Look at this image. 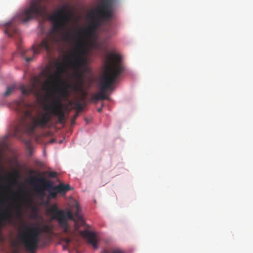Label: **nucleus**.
<instances>
[{"label": "nucleus", "instance_id": "obj_2", "mask_svg": "<svg viewBox=\"0 0 253 253\" xmlns=\"http://www.w3.org/2000/svg\"><path fill=\"white\" fill-rule=\"evenodd\" d=\"M27 107L28 104L23 98L14 103V109L24 116L19 125L14 127L12 133L14 137H19L25 133L33 134L37 127L44 128L51 120V117L45 113L33 116L31 110L26 109Z\"/></svg>", "mask_w": 253, "mask_h": 253}, {"label": "nucleus", "instance_id": "obj_30", "mask_svg": "<svg viewBox=\"0 0 253 253\" xmlns=\"http://www.w3.org/2000/svg\"><path fill=\"white\" fill-rule=\"evenodd\" d=\"M74 104H75V101H70L69 102V105H71V106H72V105H74Z\"/></svg>", "mask_w": 253, "mask_h": 253}, {"label": "nucleus", "instance_id": "obj_3", "mask_svg": "<svg viewBox=\"0 0 253 253\" xmlns=\"http://www.w3.org/2000/svg\"><path fill=\"white\" fill-rule=\"evenodd\" d=\"M124 70L121 56L114 52L108 54L105 63V70L100 79V91L97 93L100 100L108 99L106 91L112 89L113 85Z\"/></svg>", "mask_w": 253, "mask_h": 253}, {"label": "nucleus", "instance_id": "obj_24", "mask_svg": "<svg viewBox=\"0 0 253 253\" xmlns=\"http://www.w3.org/2000/svg\"><path fill=\"white\" fill-rule=\"evenodd\" d=\"M48 175L49 177L56 178L57 176V174L55 171H51L49 173Z\"/></svg>", "mask_w": 253, "mask_h": 253}, {"label": "nucleus", "instance_id": "obj_7", "mask_svg": "<svg viewBox=\"0 0 253 253\" xmlns=\"http://www.w3.org/2000/svg\"><path fill=\"white\" fill-rule=\"evenodd\" d=\"M52 23L51 33L59 34L65 29L70 20V14L66 10L65 6L55 10L48 18Z\"/></svg>", "mask_w": 253, "mask_h": 253}, {"label": "nucleus", "instance_id": "obj_26", "mask_svg": "<svg viewBox=\"0 0 253 253\" xmlns=\"http://www.w3.org/2000/svg\"><path fill=\"white\" fill-rule=\"evenodd\" d=\"M16 212H17V217H19L20 216L19 205L18 204L16 205Z\"/></svg>", "mask_w": 253, "mask_h": 253}, {"label": "nucleus", "instance_id": "obj_35", "mask_svg": "<svg viewBox=\"0 0 253 253\" xmlns=\"http://www.w3.org/2000/svg\"><path fill=\"white\" fill-rule=\"evenodd\" d=\"M1 167V164L0 163V167Z\"/></svg>", "mask_w": 253, "mask_h": 253}, {"label": "nucleus", "instance_id": "obj_23", "mask_svg": "<svg viewBox=\"0 0 253 253\" xmlns=\"http://www.w3.org/2000/svg\"><path fill=\"white\" fill-rule=\"evenodd\" d=\"M79 113L78 112H76L73 117L71 120V124L73 125L75 123V121L77 117L79 116Z\"/></svg>", "mask_w": 253, "mask_h": 253}, {"label": "nucleus", "instance_id": "obj_5", "mask_svg": "<svg viewBox=\"0 0 253 253\" xmlns=\"http://www.w3.org/2000/svg\"><path fill=\"white\" fill-rule=\"evenodd\" d=\"M31 184L39 183L41 186L35 185L34 190L41 197H43L45 195V190L48 192V198L55 199L57 194L64 195L66 192L71 189L69 184L64 185L60 183L57 185L53 186L52 183L46 180L44 178H38L33 176L31 178Z\"/></svg>", "mask_w": 253, "mask_h": 253}, {"label": "nucleus", "instance_id": "obj_13", "mask_svg": "<svg viewBox=\"0 0 253 253\" xmlns=\"http://www.w3.org/2000/svg\"><path fill=\"white\" fill-rule=\"evenodd\" d=\"M79 234L87 239L88 243L92 246L93 249H97L98 248V242L93 232L85 230L80 231Z\"/></svg>", "mask_w": 253, "mask_h": 253}, {"label": "nucleus", "instance_id": "obj_27", "mask_svg": "<svg viewBox=\"0 0 253 253\" xmlns=\"http://www.w3.org/2000/svg\"><path fill=\"white\" fill-rule=\"evenodd\" d=\"M2 160H3V152L1 150H0V163L1 164Z\"/></svg>", "mask_w": 253, "mask_h": 253}, {"label": "nucleus", "instance_id": "obj_18", "mask_svg": "<svg viewBox=\"0 0 253 253\" xmlns=\"http://www.w3.org/2000/svg\"><path fill=\"white\" fill-rule=\"evenodd\" d=\"M16 85L14 84L8 86L6 88L5 92L4 93V95L5 96H7L9 95L12 92V91L16 89Z\"/></svg>", "mask_w": 253, "mask_h": 253}, {"label": "nucleus", "instance_id": "obj_25", "mask_svg": "<svg viewBox=\"0 0 253 253\" xmlns=\"http://www.w3.org/2000/svg\"><path fill=\"white\" fill-rule=\"evenodd\" d=\"M63 241L67 245L69 244L71 242V239L70 238H66L63 240Z\"/></svg>", "mask_w": 253, "mask_h": 253}, {"label": "nucleus", "instance_id": "obj_1", "mask_svg": "<svg viewBox=\"0 0 253 253\" xmlns=\"http://www.w3.org/2000/svg\"><path fill=\"white\" fill-rule=\"evenodd\" d=\"M115 0H101L96 9V13L91 17V22L88 27L81 28L79 31L71 34V30L62 35L61 40L71 43L77 41L76 48L72 52L71 56L81 55L82 57L85 53V40H91L95 38L99 28L107 33L106 39H109L111 25L110 21L114 16V4Z\"/></svg>", "mask_w": 253, "mask_h": 253}, {"label": "nucleus", "instance_id": "obj_31", "mask_svg": "<svg viewBox=\"0 0 253 253\" xmlns=\"http://www.w3.org/2000/svg\"><path fill=\"white\" fill-rule=\"evenodd\" d=\"M35 173H36V171L32 169V170H30V174H34Z\"/></svg>", "mask_w": 253, "mask_h": 253}, {"label": "nucleus", "instance_id": "obj_21", "mask_svg": "<svg viewBox=\"0 0 253 253\" xmlns=\"http://www.w3.org/2000/svg\"><path fill=\"white\" fill-rule=\"evenodd\" d=\"M43 232L49 233L52 230V227L50 225L43 224L42 226Z\"/></svg>", "mask_w": 253, "mask_h": 253}, {"label": "nucleus", "instance_id": "obj_12", "mask_svg": "<svg viewBox=\"0 0 253 253\" xmlns=\"http://www.w3.org/2000/svg\"><path fill=\"white\" fill-rule=\"evenodd\" d=\"M62 104L59 98H55L52 101L51 105H47L45 106V109L49 111V112L56 116L60 124L64 122L65 113L62 109Z\"/></svg>", "mask_w": 253, "mask_h": 253}, {"label": "nucleus", "instance_id": "obj_4", "mask_svg": "<svg viewBox=\"0 0 253 253\" xmlns=\"http://www.w3.org/2000/svg\"><path fill=\"white\" fill-rule=\"evenodd\" d=\"M71 56L73 60L71 59L69 56L66 57V60L68 61V63L74 71V76L77 79L78 83L71 86L67 83H63L62 84L65 87L60 88V96L62 97H67L69 95V93L67 89L70 87H71L76 92L82 91L83 89V80L82 75L80 71L83 68H86L87 59L84 57H82L81 55Z\"/></svg>", "mask_w": 253, "mask_h": 253}, {"label": "nucleus", "instance_id": "obj_15", "mask_svg": "<svg viewBox=\"0 0 253 253\" xmlns=\"http://www.w3.org/2000/svg\"><path fill=\"white\" fill-rule=\"evenodd\" d=\"M34 85H29L26 86L25 85H22L20 86V90L23 95H28L31 93H33L34 92Z\"/></svg>", "mask_w": 253, "mask_h": 253}, {"label": "nucleus", "instance_id": "obj_8", "mask_svg": "<svg viewBox=\"0 0 253 253\" xmlns=\"http://www.w3.org/2000/svg\"><path fill=\"white\" fill-rule=\"evenodd\" d=\"M55 66L56 68V71L50 74L43 84V89L48 92H54L59 85L64 83L62 76L67 70L66 66L57 61L55 63Z\"/></svg>", "mask_w": 253, "mask_h": 253}, {"label": "nucleus", "instance_id": "obj_29", "mask_svg": "<svg viewBox=\"0 0 253 253\" xmlns=\"http://www.w3.org/2000/svg\"><path fill=\"white\" fill-rule=\"evenodd\" d=\"M100 253H111V250H107L106 249L103 250Z\"/></svg>", "mask_w": 253, "mask_h": 253}, {"label": "nucleus", "instance_id": "obj_6", "mask_svg": "<svg viewBox=\"0 0 253 253\" xmlns=\"http://www.w3.org/2000/svg\"><path fill=\"white\" fill-rule=\"evenodd\" d=\"M48 0H32L28 8L18 13L16 17L21 22H25L31 19L43 16L46 12Z\"/></svg>", "mask_w": 253, "mask_h": 253}, {"label": "nucleus", "instance_id": "obj_17", "mask_svg": "<svg viewBox=\"0 0 253 253\" xmlns=\"http://www.w3.org/2000/svg\"><path fill=\"white\" fill-rule=\"evenodd\" d=\"M73 109H75L76 112L80 113L84 109V105L78 100L75 101V104L73 106Z\"/></svg>", "mask_w": 253, "mask_h": 253}, {"label": "nucleus", "instance_id": "obj_22", "mask_svg": "<svg viewBox=\"0 0 253 253\" xmlns=\"http://www.w3.org/2000/svg\"><path fill=\"white\" fill-rule=\"evenodd\" d=\"M111 253H125V252L119 249H111Z\"/></svg>", "mask_w": 253, "mask_h": 253}, {"label": "nucleus", "instance_id": "obj_10", "mask_svg": "<svg viewBox=\"0 0 253 253\" xmlns=\"http://www.w3.org/2000/svg\"><path fill=\"white\" fill-rule=\"evenodd\" d=\"M50 212L53 218L58 221V225L63 229V232L65 234L69 233L70 226L68 220L74 219L72 212L68 210L65 211L59 210L56 207H52Z\"/></svg>", "mask_w": 253, "mask_h": 253}, {"label": "nucleus", "instance_id": "obj_14", "mask_svg": "<svg viewBox=\"0 0 253 253\" xmlns=\"http://www.w3.org/2000/svg\"><path fill=\"white\" fill-rule=\"evenodd\" d=\"M13 219V214L9 208H6L3 211L0 212V224L4 223H11Z\"/></svg>", "mask_w": 253, "mask_h": 253}, {"label": "nucleus", "instance_id": "obj_28", "mask_svg": "<svg viewBox=\"0 0 253 253\" xmlns=\"http://www.w3.org/2000/svg\"><path fill=\"white\" fill-rule=\"evenodd\" d=\"M93 99L95 100H96V101L100 100L99 97V96H97V93L95 94H94L93 95Z\"/></svg>", "mask_w": 253, "mask_h": 253}, {"label": "nucleus", "instance_id": "obj_33", "mask_svg": "<svg viewBox=\"0 0 253 253\" xmlns=\"http://www.w3.org/2000/svg\"><path fill=\"white\" fill-rule=\"evenodd\" d=\"M27 148H28L29 150H31V146H30V145H29V144H28Z\"/></svg>", "mask_w": 253, "mask_h": 253}, {"label": "nucleus", "instance_id": "obj_11", "mask_svg": "<svg viewBox=\"0 0 253 253\" xmlns=\"http://www.w3.org/2000/svg\"><path fill=\"white\" fill-rule=\"evenodd\" d=\"M43 232L41 227H30L26 226L24 233L20 236V240L26 241V244L29 249L35 248L40 242V235Z\"/></svg>", "mask_w": 253, "mask_h": 253}, {"label": "nucleus", "instance_id": "obj_19", "mask_svg": "<svg viewBox=\"0 0 253 253\" xmlns=\"http://www.w3.org/2000/svg\"><path fill=\"white\" fill-rule=\"evenodd\" d=\"M89 45L91 48L96 49H100L101 47V44L98 42L96 40L90 41Z\"/></svg>", "mask_w": 253, "mask_h": 253}, {"label": "nucleus", "instance_id": "obj_32", "mask_svg": "<svg viewBox=\"0 0 253 253\" xmlns=\"http://www.w3.org/2000/svg\"><path fill=\"white\" fill-rule=\"evenodd\" d=\"M102 108H99L97 109V111L98 112L100 113L102 111Z\"/></svg>", "mask_w": 253, "mask_h": 253}, {"label": "nucleus", "instance_id": "obj_9", "mask_svg": "<svg viewBox=\"0 0 253 253\" xmlns=\"http://www.w3.org/2000/svg\"><path fill=\"white\" fill-rule=\"evenodd\" d=\"M50 41L57 43L60 41V40L55 36H48L43 39L36 47L33 46L31 48L27 50H24L23 48L20 49V52L22 57L26 62H30L33 59L36 55L40 53L41 49H45L49 52L50 50Z\"/></svg>", "mask_w": 253, "mask_h": 253}, {"label": "nucleus", "instance_id": "obj_16", "mask_svg": "<svg viewBox=\"0 0 253 253\" xmlns=\"http://www.w3.org/2000/svg\"><path fill=\"white\" fill-rule=\"evenodd\" d=\"M6 29L4 30L5 34H7L8 36L10 37L11 34L9 33L10 31H12L13 32H15L16 30L14 28L11 27L12 22H8L5 24Z\"/></svg>", "mask_w": 253, "mask_h": 253}, {"label": "nucleus", "instance_id": "obj_36", "mask_svg": "<svg viewBox=\"0 0 253 253\" xmlns=\"http://www.w3.org/2000/svg\"><path fill=\"white\" fill-rule=\"evenodd\" d=\"M78 218H79V219H80V218H81V216H79V217H78Z\"/></svg>", "mask_w": 253, "mask_h": 253}, {"label": "nucleus", "instance_id": "obj_34", "mask_svg": "<svg viewBox=\"0 0 253 253\" xmlns=\"http://www.w3.org/2000/svg\"><path fill=\"white\" fill-rule=\"evenodd\" d=\"M0 178H1V179H4V177H1Z\"/></svg>", "mask_w": 253, "mask_h": 253}, {"label": "nucleus", "instance_id": "obj_20", "mask_svg": "<svg viewBox=\"0 0 253 253\" xmlns=\"http://www.w3.org/2000/svg\"><path fill=\"white\" fill-rule=\"evenodd\" d=\"M22 244L24 246L25 248H26V250L29 252L30 253H35L36 250L38 248V244H37L36 247L32 249H29L28 247L27 246L26 241L25 240H20Z\"/></svg>", "mask_w": 253, "mask_h": 253}]
</instances>
